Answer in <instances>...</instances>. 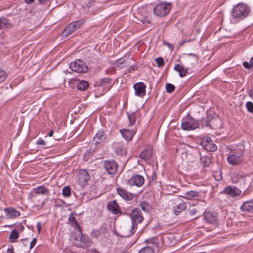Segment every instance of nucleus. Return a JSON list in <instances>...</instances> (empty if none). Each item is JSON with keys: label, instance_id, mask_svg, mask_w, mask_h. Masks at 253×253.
<instances>
[{"label": "nucleus", "instance_id": "58836bf2", "mask_svg": "<svg viewBox=\"0 0 253 253\" xmlns=\"http://www.w3.org/2000/svg\"><path fill=\"white\" fill-rule=\"evenodd\" d=\"M175 89V86L171 83H167L166 85V90L168 93H171L173 92Z\"/></svg>", "mask_w": 253, "mask_h": 253}, {"label": "nucleus", "instance_id": "f8f14e48", "mask_svg": "<svg viewBox=\"0 0 253 253\" xmlns=\"http://www.w3.org/2000/svg\"><path fill=\"white\" fill-rule=\"evenodd\" d=\"M144 183V178L143 176L140 175H133L127 181V184L130 186H136L140 187L143 185Z\"/></svg>", "mask_w": 253, "mask_h": 253}, {"label": "nucleus", "instance_id": "6e6552de", "mask_svg": "<svg viewBox=\"0 0 253 253\" xmlns=\"http://www.w3.org/2000/svg\"><path fill=\"white\" fill-rule=\"evenodd\" d=\"M70 69L76 72L85 73L88 70V67L84 61L77 59L74 62H72L70 64Z\"/></svg>", "mask_w": 253, "mask_h": 253}, {"label": "nucleus", "instance_id": "dca6fc26", "mask_svg": "<svg viewBox=\"0 0 253 253\" xmlns=\"http://www.w3.org/2000/svg\"><path fill=\"white\" fill-rule=\"evenodd\" d=\"M6 216L9 219H14L20 215L19 211L12 207H6L4 209Z\"/></svg>", "mask_w": 253, "mask_h": 253}, {"label": "nucleus", "instance_id": "680f3d73", "mask_svg": "<svg viewBox=\"0 0 253 253\" xmlns=\"http://www.w3.org/2000/svg\"><path fill=\"white\" fill-rule=\"evenodd\" d=\"M248 95L252 98L253 97V91L252 89H250L248 91Z\"/></svg>", "mask_w": 253, "mask_h": 253}, {"label": "nucleus", "instance_id": "423d86ee", "mask_svg": "<svg viewBox=\"0 0 253 253\" xmlns=\"http://www.w3.org/2000/svg\"><path fill=\"white\" fill-rule=\"evenodd\" d=\"M75 244L77 247L82 248H86L90 247L92 242L87 235H82L79 232L78 237H75Z\"/></svg>", "mask_w": 253, "mask_h": 253}, {"label": "nucleus", "instance_id": "3c124183", "mask_svg": "<svg viewBox=\"0 0 253 253\" xmlns=\"http://www.w3.org/2000/svg\"><path fill=\"white\" fill-rule=\"evenodd\" d=\"M140 20L143 24L146 25L150 24L151 22V20L148 16L143 17Z\"/></svg>", "mask_w": 253, "mask_h": 253}, {"label": "nucleus", "instance_id": "5fc2aeb1", "mask_svg": "<svg viewBox=\"0 0 253 253\" xmlns=\"http://www.w3.org/2000/svg\"><path fill=\"white\" fill-rule=\"evenodd\" d=\"M36 144L39 145L45 146L46 144V142L41 138H39L36 142Z\"/></svg>", "mask_w": 253, "mask_h": 253}, {"label": "nucleus", "instance_id": "cd10ccee", "mask_svg": "<svg viewBox=\"0 0 253 253\" xmlns=\"http://www.w3.org/2000/svg\"><path fill=\"white\" fill-rule=\"evenodd\" d=\"M187 208V205L185 203H181L178 204L176 206L173 207V210L174 211V213L178 215L181 213L182 211L186 210Z\"/></svg>", "mask_w": 253, "mask_h": 253}, {"label": "nucleus", "instance_id": "2f4dec72", "mask_svg": "<svg viewBox=\"0 0 253 253\" xmlns=\"http://www.w3.org/2000/svg\"><path fill=\"white\" fill-rule=\"evenodd\" d=\"M126 114L129 120V126H132L135 124L136 120V115L135 112H128Z\"/></svg>", "mask_w": 253, "mask_h": 253}, {"label": "nucleus", "instance_id": "ddd939ff", "mask_svg": "<svg viewBox=\"0 0 253 253\" xmlns=\"http://www.w3.org/2000/svg\"><path fill=\"white\" fill-rule=\"evenodd\" d=\"M135 90V94L139 97H143L146 94V86L143 82H138L133 85Z\"/></svg>", "mask_w": 253, "mask_h": 253}, {"label": "nucleus", "instance_id": "9d476101", "mask_svg": "<svg viewBox=\"0 0 253 253\" xmlns=\"http://www.w3.org/2000/svg\"><path fill=\"white\" fill-rule=\"evenodd\" d=\"M220 193L234 198L239 196L241 191L235 186L230 185L226 186Z\"/></svg>", "mask_w": 253, "mask_h": 253}, {"label": "nucleus", "instance_id": "69168bd1", "mask_svg": "<svg viewBox=\"0 0 253 253\" xmlns=\"http://www.w3.org/2000/svg\"><path fill=\"white\" fill-rule=\"evenodd\" d=\"M107 209H108V210L111 211V202L110 201L108 202L107 205Z\"/></svg>", "mask_w": 253, "mask_h": 253}, {"label": "nucleus", "instance_id": "393cba45", "mask_svg": "<svg viewBox=\"0 0 253 253\" xmlns=\"http://www.w3.org/2000/svg\"><path fill=\"white\" fill-rule=\"evenodd\" d=\"M174 69L179 72V76L180 77H183L186 76L188 73V68H185V67L181 64H177L175 65Z\"/></svg>", "mask_w": 253, "mask_h": 253}, {"label": "nucleus", "instance_id": "4c0bfd02", "mask_svg": "<svg viewBox=\"0 0 253 253\" xmlns=\"http://www.w3.org/2000/svg\"><path fill=\"white\" fill-rule=\"evenodd\" d=\"M138 253H155V251L150 247V246H147L141 249Z\"/></svg>", "mask_w": 253, "mask_h": 253}, {"label": "nucleus", "instance_id": "de8ad7c7", "mask_svg": "<svg viewBox=\"0 0 253 253\" xmlns=\"http://www.w3.org/2000/svg\"><path fill=\"white\" fill-rule=\"evenodd\" d=\"M246 107L248 112L253 113V103L251 101L246 102Z\"/></svg>", "mask_w": 253, "mask_h": 253}, {"label": "nucleus", "instance_id": "a18cd8bd", "mask_svg": "<svg viewBox=\"0 0 253 253\" xmlns=\"http://www.w3.org/2000/svg\"><path fill=\"white\" fill-rule=\"evenodd\" d=\"M110 82V79L108 78H104L100 80L99 85L100 86H104L106 84H108Z\"/></svg>", "mask_w": 253, "mask_h": 253}, {"label": "nucleus", "instance_id": "c9c22d12", "mask_svg": "<svg viewBox=\"0 0 253 253\" xmlns=\"http://www.w3.org/2000/svg\"><path fill=\"white\" fill-rule=\"evenodd\" d=\"M139 206L141 209L145 212H148L150 210V206L146 202H142L140 203Z\"/></svg>", "mask_w": 253, "mask_h": 253}, {"label": "nucleus", "instance_id": "a878e982", "mask_svg": "<svg viewBox=\"0 0 253 253\" xmlns=\"http://www.w3.org/2000/svg\"><path fill=\"white\" fill-rule=\"evenodd\" d=\"M125 60L124 58H120L116 60L113 64H112V72L117 69H120L124 67V62Z\"/></svg>", "mask_w": 253, "mask_h": 253}, {"label": "nucleus", "instance_id": "a19ab883", "mask_svg": "<svg viewBox=\"0 0 253 253\" xmlns=\"http://www.w3.org/2000/svg\"><path fill=\"white\" fill-rule=\"evenodd\" d=\"M242 178V176L236 173H234L231 175V181L233 183H237L239 179Z\"/></svg>", "mask_w": 253, "mask_h": 253}, {"label": "nucleus", "instance_id": "e2e57ef3", "mask_svg": "<svg viewBox=\"0 0 253 253\" xmlns=\"http://www.w3.org/2000/svg\"><path fill=\"white\" fill-rule=\"evenodd\" d=\"M34 0H24L25 2L27 4H30L33 2Z\"/></svg>", "mask_w": 253, "mask_h": 253}, {"label": "nucleus", "instance_id": "0eeeda50", "mask_svg": "<svg viewBox=\"0 0 253 253\" xmlns=\"http://www.w3.org/2000/svg\"><path fill=\"white\" fill-rule=\"evenodd\" d=\"M106 138L104 131L99 130L93 139L90 150L92 152L95 151L100 144L105 140Z\"/></svg>", "mask_w": 253, "mask_h": 253}, {"label": "nucleus", "instance_id": "c756f323", "mask_svg": "<svg viewBox=\"0 0 253 253\" xmlns=\"http://www.w3.org/2000/svg\"><path fill=\"white\" fill-rule=\"evenodd\" d=\"M68 221L70 222L71 225L74 227L80 233H81V228L80 225L77 223L73 213L71 214L68 217Z\"/></svg>", "mask_w": 253, "mask_h": 253}, {"label": "nucleus", "instance_id": "052dcab7", "mask_svg": "<svg viewBox=\"0 0 253 253\" xmlns=\"http://www.w3.org/2000/svg\"><path fill=\"white\" fill-rule=\"evenodd\" d=\"M37 229L38 232H40L41 229V224L40 222L37 223Z\"/></svg>", "mask_w": 253, "mask_h": 253}, {"label": "nucleus", "instance_id": "aec40b11", "mask_svg": "<svg viewBox=\"0 0 253 253\" xmlns=\"http://www.w3.org/2000/svg\"><path fill=\"white\" fill-rule=\"evenodd\" d=\"M117 193L123 198L126 200H131L133 199L134 196L132 194L126 191L121 188L117 189Z\"/></svg>", "mask_w": 253, "mask_h": 253}, {"label": "nucleus", "instance_id": "e433bc0d", "mask_svg": "<svg viewBox=\"0 0 253 253\" xmlns=\"http://www.w3.org/2000/svg\"><path fill=\"white\" fill-rule=\"evenodd\" d=\"M34 190L38 194H45L48 192V189L46 188L44 186H40L35 188Z\"/></svg>", "mask_w": 253, "mask_h": 253}, {"label": "nucleus", "instance_id": "a211bd4d", "mask_svg": "<svg viewBox=\"0 0 253 253\" xmlns=\"http://www.w3.org/2000/svg\"><path fill=\"white\" fill-rule=\"evenodd\" d=\"M131 222H132V225H131V230L130 231V232L129 234H120L117 232V231L115 229H114L113 233L114 234L116 235L117 236H120L121 237H129L130 235H131L133 234H134L137 230L138 224L141 223V222H133V221H131Z\"/></svg>", "mask_w": 253, "mask_h": 253}, {"label": "nucleus", "instance_id": "bf43d9fd", "mask_svg": "<svg viewBox=\"0 0 253 253\" xmlns=\"http://www.w3.org/2000/svg\"><path fill=\"white\" fill-rule=\"evenodd\" d=\"M37 1L40 4L43 5L46 4L48 2V0H37Z\"/></svg>", "mask_w": 253, "mask_h": 253}, {"label": "nucleus", "instance_id": "ea45409f", "mask_svg": "<svg viewBox=\"0 0 253 253\" xmlns=\"http://www.w3.org/2000/svg\"><path fill=\"white\" fill-rule=\"evenodd\" d=\"M104 167L106 172L111 174V161L110 160H106L104 161Z\"/></svg>", "mask_w": 253, "mask_h": 253}, {"label": "nucleus", "instance_id": "6e6d98bb", "mask_svg": "<svg viewBox=\"0 0 253 253\" xmlns=\"http://www.w3.org/2000/svg\"><path fill=\"white\" fill-rule=\"evenodd\" d=\"M189 214L190 215H194L196 214V213L197 211V210L195 208H193L191 209H189Z\"/></svg>", "mask_w": 253, "mask_h": 253}, {"label": "nucleus", "instance_id": "c03bdc74", "mask_svg": "<svg viewBox=\"0 0 253 253\" xmlns=\"http://www.w3.org/2000/svg\"><path fill=\"white\" fill-rule=\"evenodd\" d=\"M19 237L18 232L16 230L12 231L10 233L9 238L13 241L17 239Z\"/></svg>", "mask_w": 253, "mask_h": 253}, {"label": "nucleus", "instance_id": "0e129e2a", "mask_svg": "<svg viewBox=\"0 0 253 253\" xmlns=\"http://www.w3.org/2000/svg\"><path fill=\"white\" fill-rule=\"evenodd\" d=\"M188 55L189 56H194L196 57V60H198L199 59V57H198V56L197 55H196V54H193V53H189V54H188Z\"/></svg>", "mask_w": 253, "mask_h": 253}, {"label": "nucleus", "instance_id": "72a5a7b5", "mask_svg": "<svg viewBox=\"0 0 253 253\" xmlns=\"http://www.w3.org/2000/svg\"><path fill=\"white\" fill-rule=\"evenodd\" d=\"M10 26V24L6 18H0V29L5 30Z\"/></svg>", "mask_w": 253, "mask_h": 253}, {"label": "nucleus", "instance_id": "f03ea898", "mask_svg": "<svg viewBox=\"0 0 253 253\" xmlns=\"http://www.w3.org/2000/svg\"><path fill=\"white\" fill-rule=\"evenodd\" d=\"M251 12V7L243 2L235 5L232 9L231 13V19L234 22L242 21L250 15Z\"/></svg>", "mask_w": 253, "mask_h": 253}, {"label": "nucleus", "instance_id": "412c9836", "mask_svg": "<svg viewBox=\"0 0 253 253\" xmlns=\"http://www.w3.org/2000/svg\"><path fill=\"white\" fill-rule=\"evenodd\" d=\"M145 242L148 244V246H150V247L152 248L154 251L159 248V240L158 237H153L148 239L145 240Z\"/></svg>", "mask_w": 253, "mask_h": 253}, {"label": "nucleus", "instance_id": "5701e85b", "mask_svg": "<svg viewBox=\"0 0 253 253\" xmlns=\"http://www.w3.org/2000/svg\"><path fill=\"white\" fill-rule=\"evenodd\" d=\"M152 156V149L148 147L144 149L139 154V157L144 160H149Z\"/></svg>", "mask_w": 253, "mask_h": 253}, {"label": "nucleus", "instance_id": "603ef678", "mask_svg": "<svg viewBox=\"0 0 253 253\" xmlns=\"http://www.w3.org/2000/svg\"><path fill=\"white\" fill-rule=\"evenodd\" d=\"M243 65L245 68H246L247 69H250L251 68H253V66L250 63V62L249 63L247 61H245L243 63Z\"/></svg>", "mask_w": 253, "mask_h": 253}, {"label": "nucleus", "instance_id": "338daca9", "mask_svg": "<svg viewBox=\"0 0 253 253\" xmlns=\"http://www.w3.org/2000/svg\"><path fill=\"white\" fill-rule=\"evenodd\" d=\"M8 253H14L12 248H8L7 249Z\"/></svg>", "mask_w": 253, "mask_h": 253}, {"label": "nucleus", "instance_id": "13d9d810", "mask_svg": "<svg viewBox=\"0 0 253 253\" xmlns=\"http://www.w3.org/2000/svg\"><path fill=\"white\" fill-rule=\"evenodd\" d=\"M191 42V40H188L187 41L186 40H183V41H181L180 42H179V43H178V46H182L184 45V44L187 42Z\"/></svg>", "mask_w": 253, "mask_h": 253}, {"label": "nucleus", "instance_id": "7c9ffc66", "mask_svg": "<svg viewBox=\"0 0 253 253\" xmlns=\"http://www.w3.org/2000/svg\"><path fill=\"white\" fill-rule=\"evenodd\" d=\"M200 164L204 167H208L211 163L210 156H201L200 159Z\"/></svg>", "mask_w": 253, "mask_h": 253}, {"label": "nucleus", "instance_id": "49530a36", "mask_svg": "<svg viewBox=\"0 0 253 253\" xmlns=\"http://www.w3.org/2000/svg\"><path fill=\"white\" fill-rule=\"evenodd\" d=\"M7 78L6 72L2 69H0V83L3 82Z\"/></svg>", "mask_w": 253, "mask_h": 253}, {"label": "nucleus", "instance_id": "37998d69", "mask_svg": "<svg viewBox=\"0 0 253 253\" xmlns=\"http://www.w3.org/2000/svg\"><path fill=\"white\" fill-rule=\"evenodd\" d=\"M118 165L114 160H112V176L117 172Z\"/></svg>", "mask_w": 253, "mask_h": 253}, {"label": "nucleus", "instance_id": "20e7f679", "mask_svg": "<svg viewBox=\"0 0 253 253\" xmlns=\"http://www.w3.org/2000/svg\"><path fill=\"white\" fill-rule=\"evenodd\" d=\"M85 20L84 19H80L73 21L68 24L64 29L62 36L64 38H66L80 28L81 26L84 23Z\"/></svg>", "mask_w": 253, "mask_h": 253}, {"label": "nucleus", "instance_id": "8fccbe9b", "mask_svg": "<svg viewBox=\"0 0 253 253\" xmlns=\"http://www.w3.org/2000/svg\"><path fill=\"white\" fill-rule=\"evenodd\" d=\"M171 236L165 235H163L162 236H161L160 240H161V242H162L164 244L165 242L166 243H167V241L168 240H169L170 239H171Z\"/></svg>", "mask_w": 253, "mask_h": 253}, {"label": "nucleus", "instance_id": "bb28decb", "mask_svg": "<svg viewBox=\"0 0 253 253\" xmlns=\"http://www.w3.org/2000/svg\"><path fill=\"white\" fill-rule=\"evenodd\" d=\"M106 227L105 225H103L100 230H94L91 232V237L97 238L99 236L103 235L104 236L106 234Z\"/></svg>", "mask_w": 253, "mask_h": 253}, {"label": "nucleus", "instance_id": "473e14b6", "mask_svg": "<svg viewBox=\"0 0 253 253\" xmlns=\"http://www.w3.org/2000/svg\"><path fill=\"white\" fill-rule=\"evenodd\" d=\"M112 213L114 214L122 213L120 208L115 200L112 201Z\"/></svg>", "mask_w": 253, "mask_h": 253}, {"label": "nucleus", "instance_id": "6ab92c4d", "mask_svg": "<svg viewBox=\"0 0 253 253\" xmlns=\"http://www.w3.org/2000/svg\"><path fill=\"white\" fill-rule=\"evenodd\" d=\"M204 219L208 223L213 224L216 222L217 218L216 216L212 212H205L204 213Z\"/></svg>", "mask_w": 253, "mask_h": 253}, {"label": "nucleus", "instance_id": "c85d7f7f", "mask_svg": "<svg viewBox=\"0 0 253 253\" xmlns=\"http://www.w3.org/2000/svg\"><path fill=\"white\" fill-rule=\"evenodd\" d=\"M199 196V192L196 191H189L185 193L184 198L188 200L196 199Z\"/></svg>", "mask_w": 253, "mask_h": 253}, {"label": "nucleus", "instance_id": "1a4fd4ad", "mask_svg": "<svg viewBox=\"0 0 253 253\" xmlns=\"http://www.w3.org/2000/svg\"><path fill=\"white\" fill-rule=\"evenodd\" d=\"M200 144L207 151L215 152L217 149V146L208 136H206L201 139Z\"/></svg>", "mask_w": 253, "mask_h": 253}, {"label": "nucleus", "instance_id": "2eb2a0df", "mask_svg": "<svg viewBox=\"0 0 253 253\" xmlns=\"http://www.w3.org/2000/svg\"><path fill=\"white\" fill-rule=\"evenodd\" d=\"M79 184L81 186L85 185L90 178L88 172L85 169H81L78 173Z\"/></svg>", "mask_w": 253, "mask_h": 253}, {"label": "nucleus", "instance_id": "f257e3e1", "mask_svg": "<svg viewBox=\"0 0 253 253\" xmlns=\"http://www.w3.org/2000/svg\"><path fill=\"white\" fill-rule=\"evenodd\" d=\"M245 151V145L242 143L234 147L227 158L228 163L233 166L240 165L244 161Z\"/></svg>", "mask_w": 253, "mask_h": 253}, {"label": "nucleus", "instance_id": "774afa93", "mask_svg": "<svg viewBox=\"0 0 253 253\" xmlns=\"http://www.w3.org/2000/svg\"><path fill=\"white\" fill-rule=\"evenodd\" d=\"M53 131H50L49 133H48V136L49 137H51L53 136Z\"/></svg>", "mask_w": 253, "mask_h": 253}, {"label": "nucleus", "instance_id": "f704fd0d", "mask_svg": "<svg viewBox=\"0 0 253 253\" xmlns=\"http://www.w3.org/2000/svg\"><path fill=\"white\" fill-rule=\"evenodd\" d=\"M89 87V83L83 80L79 82L77 85V88L80 90H85Z\"/></svg>", "mask_w": 253, "mask_h": 253}, {"label": "nucleus", "instance_id": "39448f33", "mask_svg": "<svg viewBox=\"0 0 253 253\" xmlns=\"http://www.w3.org/2000/svg\"><path fill=\"white\" fill-rule=\"evenodd\" d=\"M181 126L183 130H193L199 127V122L197 120L189 116L183 120Z\"/></svg>", "mask_w": 253, "mask_h": 253}, {"label": "nucleus", "instance_id": "4468645a", "mask_svg": "<svg viewBox=\"0 0 253 253\" xmlns=\"http://www.w3.org/2000/svg\"><path fill=\"white\" fill-rule=\"evenodd\" d=\"M130 216L131 221L142 222L144 220L141 209L139 208H134L130 213Z\"/></svg>", "mask_w": 253, "mask_h": 253}, {"label": "nucleus", "instance_id": "7ed1b4c3", "mask_svg": "<svg viewBox=\"0 0 253 253\" xmlns=\"http://www.w3.org/2000/svg\"><path fill=\"white\" fill-rule=\"evenodd\" d=\"M171 8V3L160 2L154 7V14L157 16L164 17L169 14Z\"/></svg>", "mask_w": 253, "mask_h": 253}, {"label": "nucleus", "instance_id": "f3484780", "mask_svg": "<svg viewBox=\"0 0 253 253\" xmlns=\"http://www.w3.org/2000/svg\"><path fill=\"white\" fill-rule=\"evenodd\" d=\"M242 211L253 213V201H247L244 202L240 207Z\"/></svg>", "mask_w": 253, "mask_h": 253}, {"label": "nucleus", "instance_id": "09e8293b", "mask_svg": "<svg viewBox=\"0 0 253 253\" xmlns=\"http://www.w3.org/2000/svg\"><path fill=\"white\" fill-rule=\"evenodd\" d=\"M156 62L157 64V66L159 67H161L164 65V59L162 57H159L158 58H157L155 59Z\"/></svg>", "mask_w": 253, "mask_h": 253}, {"label": "nucleus", "instance_id": "79ce46f5", "mask_svg": "<svg viewBox=\"0 0 253 253\" xmlns=\"http://www.w3.org/2000/svg\"><path fill=\"white\" fill-rule=\"evenodd\" d=\"M62 194L64 197H68L71 195V188L69 186H65L62 189Z\"/></svg>", "mask_w": 253, "mask_h": 253}, {"label": "nucleus", "instance_id": "4be33fe9", "mask_svg": "<svg viewBox=\"0 0 253 253\" xmlns=\"http://www.w3.org/2000/svg\"><path fill=\"white\" fill-rule=\"evenodd\" d=\"M120 132L122 137L126 141L131 140L134 135V131L132 130L124 129L120 130Z\"/></svg>", "mask_w": 253, "mask_h": 253}, {"label": "nucleus", "instance_id": "b1692460", "mask_svg": "<svg viewBox=\"0 0 253 253\" xmlns=\"http://www.w3.org/2000/svg\"><path fill=\"white\" fill-rule=\"evenodd\" d=\"M115 153L117 155H125L126 154L127 151L126 148L123 145L118 144L113 146Z\"/></svg>", "mask_w": 253, "mask_h": 253}, {"label": "nucleus", "instance_id": "4d7b16f0", "mask_svg": "<svg viewBox=\"0 0 253 253\" xmlns=\"http://www.w3.org/2000/svg\"><path fill=\"white\" fill-rule=\"evenodd\" d=\"M36 242L37 239L36 238H34L30 243V249H32L35 246Z\"/></svg>", "mask_w": 253, "mask_h": 253}, {"label": "nucleus", "instance_id": "9b49d317", "mask_svg": "<svg viewBox=\"0 0 253 253\" xmlns=\"http://www.w3.org/2000/svg\"><path fill=\"white\" fill-rule=\"evenodd\" d=\"M219 120L212 114H207L205 119V126L207 128L214 129L218 127L217 122Z\"/></svg>", "mask_w": 253, "mask_h": 253}, {"label": "nucleus", "instance_id": "864d4df0", "mask_svg": "<svg viewBox=\"0 0 253 253\" xmlns=\"http://www.w3.org/2000/svg\"><path fill=\"white\" fill-rule=\"evenodd\" d=\"M137 69L138 68L136 65H132L129 67V68L127 70V71L129 73H132L134 71L137 70Z\"/></svg>", "mask_w": 253, "mask_h": 253}]
</instances>
